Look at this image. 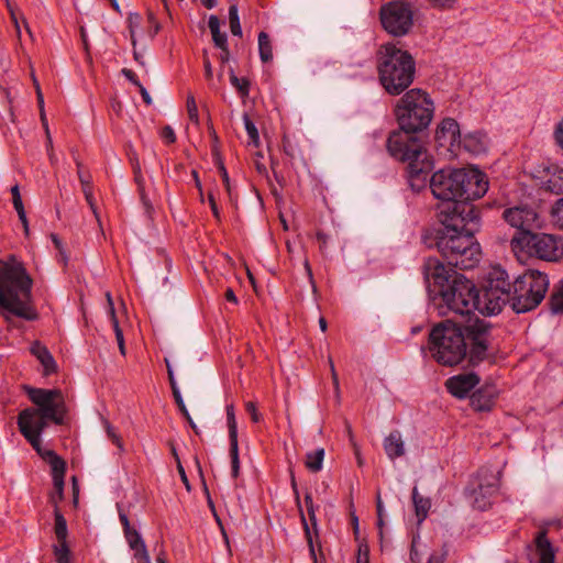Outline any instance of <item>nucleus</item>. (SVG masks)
I'll use <instances>...</instances> for the list:
<instances>
[{"mask_svg": "<svg viewBox=\"0 0 563 563\" xmlns=\"http://www.w3.org/2000/svg\"><path fill=\"white\" fill-rule=\"evenodd\" d=\"M18 427L21 434L25 438V440L32 445V448L37 452V454L49 464L51 457L46 455V453H55L53 450H43L42 449V440L41 434L31 432V427L29 426V420L22 419L18 417Z\"/></svg>", "mask_w": 563, "mask_h": 563, "instance_id": "4be33fe9", "label": "nucleus"}, {"mask_svg": "<svg viewBox=\"0 0 563 563\" xmlns=\"http://www.w3.org/2000/svg\"><path fill=\"white\" fill-rule=\"evenodd\" d=\"M245 411L250 416L253 423H260L263 421V415L258 411L257 405L254 401L245 402Z\"/></svg>", "mask_w": 563, "mask_h": 563, "instance_id": "49530a36", "label": "nucleus"}, {"mask_svg": "<svg viewBox=\"0 0 563 563\" xmlns=\"http://www.w3.org/2000/svg\"><path fill=\"white\" fill-rule=\"evenodd\" d=\"M433 7L441 9L453 8L456 0H428Z\"/></svg>", "mask_w": 563, "mask_h": 563, "instance_id": "680f3d73", "label": "nucleus"}, {"mask_svg": "<svg viewBox=\"0 0 563 563\" xmlns=\"http://www.w3.org/2000/svg\"><path fill=\"white\" fill-rule=\"evenodd\" d=\"M552 169L549 178L543 184V188L554 195H563V168L554 166Z\"/></svg>", "mask_w": 563, "mask_h": 563, "instance_id": "c756f323", "label": "nucleus"}, {"mask_svg": "<svg viewBox=\"0 0 563 563\" xmlns=\"http://www.w3.org/2000/svg\"><path fill=\"white\" fill-rule=\"evenodd\" d=\"M511 247L515 252H522L529 256L549 262L558 261L562 255L559 242L554 235L533 231H526L514 235Z\"/></svg>", "mask_w": 563, "mask_h": 563, "instance_id": "9b49d317", "label": "nucleus"}, {"mask_svg": "<svg viewBox=\"0 0 563 563\" xmlns=\"http://www.w3.org/2000/svg\"><path fill=\"white\" fill-rule=\"evenodd\" d=\"M243 122H244V126H245V130H246V133H247V136L250 140V144L258 146L260 145V134H258L256 125L251 120V118L247 113L243 114Z\"/></svg>", "mask_w": 563, "mask_h": 563, "instance_id": "ea45409f", "label": "nucleus"}, {"mask_svg": "<svg viewBox=\"0 0 563 563\" xmlns=\"http://www.w3.org/2000/svg\"><path fill=\"white\" fill-rule=\"evenodd\" d=\"M316 239L319 243V250L322 254L327 252V245H328V234H325L323 231H318L316 233Z\"/></svg>", "mask_w": 563, "mask_h": 563, "instance_id": "4d7b16f0", "label": "nucleus"}, {"mask_svg": "<svg viewBox=\"0 0 563 563\" xmlns=\"http://www.w3.org/2000/svg\"><path fill=\"white\" fill-rule=\"evenodd\" d=\"M448 555V550L443 547L441 552H433L427 563H444Z\"/></svg>", "mask_w": 563, "mask_h": 563, "instance_id": "5fc2aeb1", "label": "nucleus"}, {"mask_svg": "<svg viewBox=\"0 0 563 563\" xmlns=\"http://www.w3.org/2000/svg\"><path fill=\"white\" fill-rule=\"evenodd\" d=\"M166 362V367H167V374H168V380H169V385H170V388H172V393H173V397L176 398V395H181L180 394V390L177 386V383H176V379H175V376H174V372L169 365V362L168 360H165Z\"/></svg>", "mask_w": 563, "mask_h": 563, "instance_id": "8fccbe9b", "label": "nucleus"}, {"mask_svg": "<svg viewBox=\"0 0 563 563\" xmlns=\"http://www.w3.org/2000/svg\"><path fill=\"white\" fill-rule=\"evenodd\" d=\"M55 536L57 541L67 540L68 530H67V522L65 517L62 515V512L58 510V508H55Z\"/></svg>", "mask_w": 563, "mask_h": 563, "instance_id": "c9c22d12", "label": "nucleus"}, {"mask_svg": "<svg viewBox=\"0 0 563 563\" xmlns=\"http://www.w3.org/2000/svg\"><path fill=\"white\" fill-rule=\"evenodd\" d=\"M11 195H12L13 208L16 211L19 220L21 221V223L23 225L24 234L27 236L29 233H30L29 220H27L26 212H25V209H24V205H23V201H22V197H21V194H20L19 185H14L11 188Z\"/></svg>", "mask_w": 563, "mask_h": 563, "instance_id": "c85d7f7f", "label": "nucleus"}, {"mask_svg": "<svg viewBox=\"0 0 563 563\" xmlns=\"http://www.w3.org/2000/svg\"><path fill=\"white\" fill-rule=\"evenodd\" d=\"M124 537L131 550L134 551V556L139 563H151L146 544L137 530L132 528L129 531H124Z\"/></svg>", "mask_w": 563, "mask_h": 563, "instance_id": "b1692460", "label": "nucleus"}, {"mask_svg": "<svg viewBox=\"0 0 563 563\" xmlns=\"http://www.w3.org/2000/svg\"><path fill=\"white\" fill-rule=\"evenodd\" d=\"M174 399H175V402H176L180 413L183 415V417L186 419V421L188 422L190 428L198 434V428H197L196 423L194 422V420L183 400L181 395H176V398H174Z\"/></svg>", "mask_w": 563, "mask_h": 563, "instance_id": "c03bdc74", "label": "nucleus"}, {"mask_svg": "<svg viewBox=\"0 0 563 563\" xmlns=\"http://www.w3.org/2000/svg\"><path fill=\"white\" fill-rule=\"evenodd\" d=\"M553 139L555 142V145L563 153V119L555 125V129L553 132Z\"/></svg>", "mask_w": 563, "mask_h": 563, "instance_id": "09e8293b", "label": "nucleus"}, {"mask_svg": "<svg viewBox=\"0 0 563 563\" xmlns=\"http://www.w3.org/2000/svg\"><path fill=\"white\" fill-rule=\"evenodd\" d=\"M258 53L263 63H269L273 59V46L269 35L262 31L258 34Z\"/></svg>", "mask_w": 563, "mask_h": 563, "instance_id": "72a5a7b5", "label": "nucleus"}, {"mask_svg": "<svg viewBox=\"0 0 563 563\" xmlns=\"http://www.w3.org/2000/svg\"><path fill=\"white\" fill-rule=\"evenodd\" d=\"M454 323L463 334L464 349H466L470 364L478 365L486 360L493 340V325L475 313L456 319Z\"/></svg>", "mask_w": 563, "mask_h": 563, "instance_id": "9d476101", "label": "nucleus"}, {"mask_svg": "<svg viewBox=\"0 0 563 563\" xmlns=\"http://www.w3.org/2000/svg\"><path fill=\"white\" fill-rule=\"evenodd\" d=\"M208 202H209V206H210V209L212 211V214L213 217L217 219V220H220V210L218 208V205H217V201H216V198L212 194H209L208 195Z\"/></svg>", "mask_w": 563, "mask_h": 563, "instance_id": "e2e57ef3", "label": "nucleus"}, {"mask_svg": "<svg viewBox=\"0 0 563 563\" xmlns=\"http://www.w3.org/2000/svg\"><path fill=\"white\" fill-rule=\"evenodd\" d=\"M4 1H5L7 9L10 13L11 20L14 22L16 30L19 31L20 30L19 29V18H18L19 11H18L15 4H13L10 0H4Z\"/></svg>", "mask_w": 563, "mask_h": 563, "instance_id": "6e6d98bb", "label": "nucleus"}, {"mask_svg": "<svg viewBox=\"0 0 563 563\" xmlns=\"http://www.w3.org/2000/svg\"><path fill=\"white\" fill-rule=\"evenodd\" d=\"M441 224L435 229L434 245L448 266L472 269L482 251L474 234L481 225L479 213L473 203H451L437 214Z\"/></svg>", "mask_w": 563, "mask_h": 563, "instance_id": "f257e3e1", "label": "nucleus"}, {"mask_svg": "<svg viewBox=\"0 0 563 563\" xmlns=\"http://www.w3.org/2000/svg\"><path fill=\"white\" fill-rule=\"evenodd\" d=\"M186 108L189 120L198 125L199 124V113H198V107L195 100V97L192 95H188L187 101H186Z\"/></svg>", "mask_w": 563, "mask_h": 563, "instance_id": "a18cd8bd", "label": "nucleus"}, {"mask_svg": "<svg viewBox=\"0 0 563 563\" xmlns=\"http://www.w3.org/2000/svg\"><path fill=\"white\" fill-rule=\"evenodd\" d=\"M376 69L384 90L390 96H400L413 82L416 62L409 52L387 43L377 51Z\"/></svg>", "mask_w": 563, "mask_h": 563, "instance_id": "0eeeda50", "label": "nucleus"}, {"mask_svg": "<svg viewBox=\"0 0 563 563\" xmlns=\"http://www.w3.org/2000/svg\"><path fill=\"white\" fill-rule=\"evenodd\" d=\"M119 519H120V522H121V525H122V527H123V532H124V531H129L130 529H132V528H133V527H131V525H130L129 517H128V516H126V514H125L123 510H121L120 508H119Z\"/></svg>", "mask_w": 563, "mask_h": 563, "instance_id": "69168bd1", "label": "nucleus"}, {"mask_svg": "<svg viewBox=\"0 0 563 563\" xmlns=\"http://www.w3.org/2000/svg\"><path fill=\"white\" fill-rule=\"evenodd\" d=\"M25 391L35 407L25 408L20 411L22 419L30 420L36 416L51 419L52 423L63 426L66 422L68 408L65 396L59 388H37L25 386Z\"/></svg>", "mask_w": 563, "mask_h": 563, "instance_id": "1a4fd4ad", "label": "nucleus"}, {"mask_svg": "<svg viewBox=\"0 0 563 563\" xmlns=\"http://www.w3.org/2000/svg\"><path fill=\"white\" fill-rule=\"evenodd\" d=\"M430 189L434 198L443 202L438 213L451 203H471L488 190L486 175L478 169H441L430 177Z\"/></svg>", "mask_w": 563, "mask_h": 563, "instance_id": "423d86ee", "label": "nucleus"}, {"mask_svg": "<svg viewBox=\"0 0 563 563\" xmlns=\"http://www.w3.org/2000/svg\"><path fill=\"white\" fill-rule=\"evenodd\" d=\"M33 278L14 255L0 260V308L26 321L40 314L32 301Z\"/></svg>", "mask_w": 563, "mask_h": 563, "instance_id": "39448f33", "label": "nucleus"}, {"mask_svg": "<svg viewBox=\"0 0 563 563\" xmlns=\"http://www.w3.org/2000/svg\"><path fill=\"white\" fill-rule=\"evenodd\" d=\"M219 172H220L222 181H223V184L225 186V189L228 191V195L231 197L232 194H231V185H230L229 174H228V170H227V168L224 167V165L222 163L219 166Z\"/></svg>", "mask_w": 563, "mask_h": 563, "instance_id": "bf43d9fd", "label": "nucleus"}, {"mask_svg": "<svg viewBox=\"0 0 563 563\" xmlns=\"http://www.w3.org/2000/svg\"><path fill=\"white\" fill-rule=\"evenodd\" d=\"M459 146L472 154H479L485 150L484 135L479 132L468 133L464 136L461 135V143Z\"/></svg>", "mask_w": 563, "mask_h": 563, "instance_id": "cd10ccee", "label": "nucleus"}, {"mask_svg": "<svg viewBox=\"0 0 563 563\" xmlns=\"http://www.w3.org/2000/svg\"><path fill=\"white\" fill-rule=\"evenodd\" d=\"M229 23H230L231 33L234 36L241 37L242 36V27H241V23H240L236 4H231L229 8Z\"/></svg>", "mask_w": 563, "mask_h": 563, "instance_id": "58836bf2", "label": "nucleus"}, {"mask_svg": "<svg viewBox=\"0 0 563 563\" xmlns=\"http://www.w3.org/2000/svg\"><path fill=\"white\" fill-rule=\"evenodd\" d=\"M208 26L210 29L212 41L218 48H224L228 45L227 33L221 32V22L217 15H210L208 20Z\"/></svg>", "mask_w": 563, "mask_h": 563, "instance_id": "7c9ffc66", "label": "nucleus"}, {"mask_svg": "<svg viewBox=\"0 0 563 563\" xmlns=\"http://www.w3.org/2000/svg\"><path fill=\"white\" fill-rule=\"evenodd\" d=\"M104 427L108 438L120 451H123V441L121 437L115 432V429L108 421H106Z\"/></svg>", "mask_w": 563, "mask_h": 563, "instance_id": "de8ad7c7", "label": "nucleus"}, {"mask_svg": "<svg viewBox=\"0 0 563 563\" xmlns=\"http://www.w3.org/2000/svg\"><path fill=\"white\" fill-rule=\"evenodd\" d=\"M137 88H139V91H140V93H141L142 100H143L147 106L152 104V98H151V96H150L148 91L146 90V88H145L143 85H141V87H137Z\"/></svg>", "mask_w": 563, "mask_h": 563, "instance_id": "774afa93", "label": "nucleus"}, {"mask_svg": "<svg viewBox=\"0 0 563 563\" xmlns=\"http://www.w3.org/2000/svg\"><path fill=\"white\" fill-rule=\"evenodd\" d=\"M227 411V424L229 429V441H230V459H231V473L232 477L236 478L240 473V459H239V442H238V423L235 419L234 406L228 405Z\"/></svg>", "mask_w": 563, "mask_h": 563, "instance_id": "f3484780", "label": "nucleus"}, {"mask_svg": "<svg viewBox=\"0 0 563 563\" xmlns=\"http://www.w3.org/2000/svg\"><path fill=\"white\" fill-rule=\"evenodd\" d=\"M435 141L440 146L453 151L455 145L461 143L460 125L456 120L445 118L441 121L435 131Z\"/></svg>", "mask_w": 563, "mask_h": 563, "instance_id": "a211bd4d", "label": "nucleus"}, {"mask_svg": "<svg viewBox=\"0 0 563 563\" xmlns=\"http://www.w3.org/2000/svg\"><path fill=\"white\" fill-rule=\"evenodd\" d=\"M230 82L238 90L240 97L245 98L250 93V81L247 78H239L233 69H230Z\"/></svg>", "mask_w": 563, "mask_h": 563, "instance_id": "e433bc0d", "label": "nucleus"}, {"mask_svg": "<svg viewBox=\"0 0 563 563\" xmlns=\"http://www.w3.org/2000/svg\"><path fill=\"white\" fill-rule=\"evenodd\" d=\"M504 220L509 223L517 231L514 235L523 233L526 231H533L538 227V214L537 212L527 207H514L508 208L503 213Z\"/></svg>", "mask_w": 563, "mask_h": 563, "instance_id": "2eb2a0df", "label": "nucleus"}, {"mask_svg": "<svg viewBox=\"0 0 563 563\" xmlns=\"http://www.w3.org/2000/svg\"><path fill=\"white\" fill-rule=\"evenodd\" d=\"M379 20L388 34L396 37L404 36L413 25L412 7L405 1H389L380 7Z\"/></svg>", "mask_w": 563, "mask_h": 563, "instance_id": "ddd939ff", "label": "nucleus"}, {"mask_svg": "<svg viewBox=\"0 0 563 563\" xmlns=\"http://www.w3.org/2000/svg\"><path fill=\"white\" fill-rule=\"evenodd\" d=\"M411 497H412L415 514L418 519V523L420 525L428 517L429 510L431 508V500H430V498L421 496L416 486L412 488Z\"/></svg>", "mask_w": 563, "mask_h": 563, "instance_id": "bb28decb", "label": "nucleus"}, {"mask_svg": "<svg viewBox=\"0 0 563 563\" xmlns=\"http://www.w3.org/2000/svg\"><path fill=\"white\" fill-rule=\"evenodd\" d=\"M30 351L32 355H34L43 366L44 376H49L56 373L57 364L52 353L44 344H42L40 341H35L32 343Z\"/></svg>", "mask_w": 563, "mask_h": 563, "instance_id": "412c9836", "label": "nucleus"}, {"mask_svg": "<svg viewBox=\"0 0 563 563\" xmlns=\"http://www.w3.org/2000/svg\"><path fill=\"white\" fill-rule=\"evenodd\" d=\"M33 82H34L35 90H36V98H37L38 108H40V110H43L44 109V97H43L40 84H38L37 79L34 76H33Z\"/></svg>", "mask_w": 563, "mask_h": 563, "instance_id": "0e129e2a", "label": "nucleus"}, {"mask_svg": "<svg viewBox=\"0 0 563 563\" xmlns=\"http://www.w3.org/2000/svg\"><path fill=\"white\" fill-rule=\"evenodd\" d=\"M46 455L51 457L49 466L52 470L54 489L58 496V499L62 500L64 498L66 462L56 453L48 452Z\"/></svg>", "mask_w": 563, "mask_h": 563, "instance_id": "aec40b11", "label": "nucleus"}, {"mask_svg": "<svg viewBox=\"0 0 563 563\" xmlns=\"http://www.w3.org/2000/svg\"><path fill=\"white\" fill-rule=\"evenodd\" d=\"M121 73L131 84H133L136 87H141L142 84L140 82L136 74L132 69L123 68Z\"/></svg>", "mask_w": 563, "mask_h": 563, "instance_id": "13d9d810", "label": "nucleus"}, {"mask_svg": "<svg viewBox=\"0 0 563 563\" xmlns=\"http://www.w3.org/2000/svg\"><path fill=\"white\" fill-rule=\"evenodd\" d=\"M161 137L164 140L166 144H174L176 142V134L172 126L165 125L161 130Z\"/></svg>", "mask_w": 563, "mask_h": 563, "instance_id": "603ef678", "label": "nucleus"}, {"mask_svg": "<svg viewBox=\"0 0 563 563\" xmlns=\"http://www.w3.org/2000/svg\"><path fill=\"white\" fill-rule=\"evenodd\" d=\"M406 154L401 157H394L397 161L408 163L407 181L413 192H420L430 185L429 175L433 169V161L430 158L424 146L419 150V154L410 152V146H400Z\"/></svg>", "mask_w": 563, "mask_h": 563, "instance_id": "4468645a", "label": "nucleus"}, {"mask_svg": "<svg viewBox=\"0 0 563 563\" xmlns=\"http://www.w3.org/2000/svg\"><path fill=\"white\" fill-rule=\"evenodd\" d=\"M289 472H290V485H291V489H292V493H294V497H295L296 504H297V506L299 508V511H300V517H301V521H302V525H303L305 534H306V538H307V541H308V545H309L310 556H311L313 563H320V561H319V559L317 556L316 550H314V545H313V541H312V537H311V532H310L309 526H308L307 520L305 518V515H303V512L301 510L300 495H299V489H298L297 481H296V477H295V473H294L292 470H290Z\"/></svg>", "mask_w": 563, "mask_h": 563, "instance_id": "393cba45", "label": "nucleus"}, {"mask_svg": "<svg viewBox=\"0 0 563 563\" xmlns=\"http://www.w3.org/2000/svg\"><path fill=\"white\" fill-rule=\"evenodd\" d=\"M108 303H109V313L111 318V323L115 333V339L119 345L120 353L124 356L125 355V344H124V336L123 332L120 328L119 320L115 314L114 306L111 299L110 294H107Z\"/></svg>", "mask_w": 563, "mask_h": 563, "instance_id": "2f4dec72", "label": "nucleus"}, {"mask_svg": "<svg viewBox=\"0 0 563 563\" xmlns=\"http://www.w3.org/2000/svg\"><path fill=\"white\" fill-rule=\"evenodd\" d=\"M549 289L548 275L537 269H528L512 283L501 266H494L485 279L484 310L488 316L498 314L506 305L516 313L536 309Z\"/></svg>", "mask_w": 563, "mask_h": 563, "instance_id": "f03ea898", "label": "nucleus"}, {"mask_svg": "<svg viewBox=\"0 0 563 563\" xmlns=\"http://www.w3.org/2000/svg\"><path fill=\"white\" fill-rule=\"evenodd\" d=\"M426 277L427 279H432L434 286L438 287L439 301L437 307L439 314H454L448 320H459L475 313V310L488 316V312L484 310V307L487 306L485 300V283L479 292L472 280L460 274H450L445 266L437 260L428 261Z\"/></svg>", "mask_w": 563, "mask_h": 563, "instance_id": "20e7f679", "label": "nucleus"}, {"mask_svg": "<svg viewBox=\"0 0 563 563\" xmlns=\"http://www.w3.org/2000/svg\"><path fill=\"white\" fill-rule=\"evenodd\" d=\"M76 165H77V175H78V179L80 181V185L81 184L91 183L92 181V177H91V175H90V173L88 170L84 169L81 162L76 159Z\"/></svg>", "mask_w": 563, "mask_h": 563, "instance_id": "3c124183", "label": "nucleus"}, {"mask_svg": "<svg viewBox=\"0 0 563 563\" xmlns=\"http://www.w3.org/2000/svg\"><path fill=\"white\" fill-rule=\"evenodd\" d=\"M324 460V449L319 448L317 450L307 452L305 465L311 473H318L322 470Z\"/></svg>", "mask_w": 563, "mask_h": 563, "instance_id": "473e14b6", "label": "nucleus"}, {"mask_svg": "<svg viewBox=\"0 0 563 563\" xmlns=\"http://www.w3.org/2000/svg\"><path fill=\"white\" fill-rule=\"evenodd\" d=\"M398 130L390 132L387 150L391 157H404L400 146H410V152L419 154L424 146L421 133L426 131L434 115V103L428 92L420 88L407 90L394 107Z\"/></svg>", "mask_w": 563, "mask_h": 563, "instance_id": "7ed1b4c3", "label": "nucleus"}, {"mask_svg": "<svg viewBox=\"0 0 563 563\" xmlns=\"http://www.w3.org/2000/svg\"><path fill=\"white\" fill-rule=\"evenodd\" d=\"M498 490V474L487 467H482L470 479L465 487V496L471 500L473 508L484 511L492 506V499Z\"/></svg>", "mask_w": 563, "mask_h": 563, "instance_id": "f8f14e48", "label": "nucleus"}, {"mask_svg": "<svg viewBox=\"0 0 563 563\" xmlns=\"http://www.w3.org/2000/svg\"><path fill=\"white\" fill-rule=\"evenodd\" d=\"M429 349L433 358L444 366H454L466 357L463 334L454 320H443L429 334Z\"/></svg>", "mask_w": 563, "mask_h": 563, "instance_id": "6e6552de", "label": "nucleus"}, {"mask_svg": "<svg viewBox=\"0 0 563 563\" xmlns=\"http://www.w3.org/2000/svg\"><path fill=\"white\" fill-rule=\"evenodd\" d=\"M52 242L57 250V261L58 263L63 264L64 267L68 265L69 261V254L66 251V247L62 240L58 238L57 234H51Z\"/></svg>", "mask_w": 563, "mask_h": 563, "instance_id": "79ce46f5", "label": "nucleus"}, {"mask_svg": "<svg viewBox=\"0 0 563 563\" xmlns=\"http://www.w3.org/2000/svg\"><path fill=\"white\" fill-rule=\"evenodd\" d=\"M498 389L495 384H484L470 396V405L478 412L490 411L496 402Z\"/></svg>", "mask_w": 563, "mask_h": 563, "instance_id": "6ab92c4d", "label": "nucleus"}, {"mask_svg": "<svg viewBox=\"0 0 563 563\" xmlns=\"http://www.w3.org/2000/svg\"><path fill=\"white\" fill-rule=\"evenodd\" d=\"M177 471H178L180 479H181L183 484L185 485L187 492H190L191 486H190L189 479L187 477L186 471L181 464V461H178Z\"/></svg>", "mask_w": 563, "mask_h": 563, "instance_id": "052dcab7", "label": "nucleus"}, {"mask_svg": "<svg viewBox=\"0 0 563 563\" xmlns=\"http://www.w3.org/2000/svg\"><path fill=\"white\" fill-rule=\"evenodd\" d=\"M85 199H86L89 208L91 209L92 213L98 219V212H97V206H96V199H95L93 192L86 195Z\"/></svg>", "mask_w": 563, "mask_h": 563, "instance_id": "338daca9", "label": "nucleus"}, {"mask_svg": "<svg viewBox=\"0 0 563 563\" xmlns=\"http://www.w3.org/2000/svg\"><path fill=\"white\" fill-rule=\"evenodd\" d=\"M384 450L390 460H396L405 454V444L398 430L391 431L385 438Z\"/></svg>", "mask_w": 563, "mask_h": 563, "instance_id": "a878e982", "label": "nucleus"}, {"mask_svg": "<svg viewBox=\"0 0 563 563\" xmlns=\"http://www.w3.org/2000/svg\"><path fill=\"white\" fill-rule=\"evenodd\" d=\"M539 563H555V550L547 537V530H540L534 538Z\"/></svg>", "mask_w": 563, "mask_h": 563, "instance_id": "5701e85b", "label": "nucleus"}, {"mask_svg": "<svg viewBox=\"0 0 563 563\" xmlns=\"http://www.w3.org/2000/svg\"><path fill=\"white\" fill-rule=\"evenodd\" d=\"M52 423L51 419H46L43 416H36L35 418H31L29 420V426L31 427V432L41 434L44 430Z\"/></svg>", "mask_w": 563, "mask_h": 563, "instance_id": "37998d69", "label": "nucleus"}, {"mask_svg": "<svg viewBox=\"0 0 563 563\" xmlns=\"http://www.w3.org/2000/svg\"><path fill=\"white\" fill-rule=\"evenodd\" d=\"M376 512H377V527L382 531L383 526H384V519H383V517H384V505H383V501H382V498H380L379 494L377 495V498H376Z\"/></svg>", "mask_w": 563, "mask_h": 563, "instance_id": "864d4df0", "label": "nucleus"}, {"mask_svg": "<svg viewBox=\"0 0 563 563\" xmlns=\"http://www.w3.org/2000/svg\"><path fill=\"white\" fill-rule=\"evenodd\" d=\"M54 555L57 563H70V550L67 540L57 541L54 545Z\"/></svg>", "mask_w": 563, "mask_h": 563, "instance_id": "4c0bfd02", "label": "nucleus"}, {"mask_svg": "<svg viewBox=\"0 0 563 563\" xmlns=\"http://www.w3.org/2000/svg\"><path fill=\"white\" fill-rule=\"evenodd\" d=\"M481 377L476 373H462L445 380L446 390L459 399H464L479 384Z\"/></svg>", "mask_w": 563, "mask_h": 563, "instance_id": "dca6fc26", "label": "nucleus"}, {"mask_svg": "<svg viewBox=\"0 0 563 563\" xmlns=\"http://www.w3.org/2000/svg\"><path fill=\"white\" fill-rule=\"evenodd\" d=\"M550 217L552 224L563 230V198L558 199L553 205Z\"/></svg>", "mask_w": 563, "mask_h": 563, "instance_id": "a19ab883", "label": "nucleus"}, {"mask_svg": "<svg viewBox=\"0 0 563 563\" xmlns=\"http://www.w3.org/2000/svg\"><path fill=\"white\" fill-rule=\"evenodd\" d=\"M549 307L552 313H563V279L553 288L549 299Z\"/></svg>", "mask_w": 563, "mask_h": 563, "instance_id": "f704fd0d", "label": "nucleus"}]
</instances>
